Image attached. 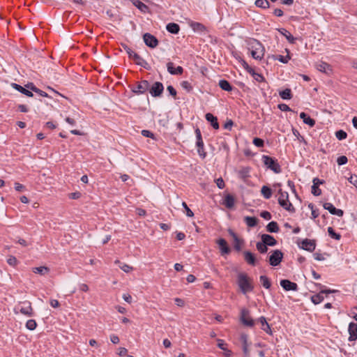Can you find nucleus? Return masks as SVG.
Returning <instances> with one entry per match:
<instances>
[{
	"label": "nucleus",
	"instance_id": "4",
	"mask_svg": "<svg viewBox=\"0 0 357 357\" xmlns=\"http://www.w3.org/2000/svg\"><path fill=\"white\" fill-rule=\"evenodd\" d=\"M252 56L257 60H261L264 54V47L257 40L253 39L249 43Z\"/></svg>",
	"mask_w": 357,
	"mask_h": 357
},
{
	"label": "nucleus",
	"instance_id": "63",
	"mask_svg": "<svg viewBox=\"0 0 357 357\" xmlns=\"http://www.w3.org/2000/svg\"><path fill=\"white\" fill-rule=\"evenodd\" d=\"M142 135L146 137L153 138V137H154L153 133L148 130H143L142 131Z\"/></svg>",
	"mask_w": 357,
	"mask_h": 357
},
{
	"label": "nucleus",
	"instance_id": "29",
	"mask_svg": "<svg viewBox=\"0 0 357 357\" xmlns=\"http://www.w3.org/2000/svg\"><path fill=\"white\" fill-rule=\"evenodd\" d=\"M166 29L171 33L177 34L180 31V26L176 23L170 22L166 25Z\"/></svg>",
	"mask_w": 357,
	"mask_h": 357
},
{
	"label": "nucleus",
	"instance_id": "30",
	"mask_svg": "<svg viewBox=\"0 0 357 357\" xmlns=\"http://www.w3.org/2000/svg\"><path fill=\"white\" fill-rule=\"evenodd\" d=\"M132 4L142 13H146L149 11V7L139 0H132Z\"/></svg>",
	"mask_w": 357,
	"mask_h": 357
},
{
	"label": "nucleus",
	"instance_id": "17",
	"mask_svg": "<svg viewBox=\"0 0 357 357\" xmlns=\"http://www.w3.org/2000/svg\"><path fill=\"white\" fill-rule=\"evenodd\" d=\"M244 259L247 262L248 264L255 266L257 264V259L252 252L248 250H245L243 252Z\"/></svg>",
	"mask_w": 357,
	"mask_h": 357
},
{
	"label": "nucleus",
	"instance_id": "39",
	"mask_svg": "<svg viewBox=\"0 0 357 357\" xmlns=\"http://www.w3.org/2000/svg\"><path fill=\"white\" fill-rule=\"evenodd\" d=\"M50 269L47 266H40L36 267L33 268V272L35 273L40 274L41 275H44L48 273Z\"/></svg>",
	"mask_w": 357,
	"mask_h": 357
},
{
	"label": "nucleus",
	"instance_id": "46",
	"mask_svg": "<svg viewBox=\"0 0 357 357\" xmlns=\"http://www.w3.org/2000/svg\"><path fill=\"white\" fill-rule=\"evenodd\" d=\"M37 326V323L34 319H29L26 323V327L30 331H33Z\"/></svg>",
	"mask_w": 357,
	"mask_h": 357
},
{
	"label": "nucleus",
	"instance_id": "25",
	"mask_svg": "<svg viewBox=\"0 0 357 357\" xmlns=\"http://www.w3.org/2000/svg\"><path fill=\"white\" fill-rule=\"evenodd\" d=\"M235 199L232 195L227 194L223 200V204L227 208H232L234 206Z\"/></svg>",
	"mask_w": 357,
	"mask_h": 357
},
{
	"label": "nucleus",
	"instance_id": "45",
	"mask_svg": "<svg viewBox=\"0 0 357 357\" xmlns=\"http://www.w3.org/2000/svg\"><path fill=\"white\" fill-rule=\"evenodd\" d=\"M250 168L248 167H243L238 172V175L242 178H246L250 176Z\"/></svg>",
	"mask_w": 357,
	"mask_h": 357
},
{
	"label": "nucleus",
	"instance_id": "57",
	"mask_svg": "<svg viewBox=\"0 0 357 357\" xmlns=\"http://www.w3.org/2000/svg\"><path fill=\"white\" fill-rule=\"evenodd\" d=\"M260 216H261V218H263L264 219L267 220H271V218H272L271 214L268 211H262V212L260 213Z\"/></svg>",
	"mask_w": 357,
	"mask_h": 357
},
{
	"label": "nucleus",
	"instance_id": "21",
	"mask_svg": "<svg viewBox=\"0 0 357 357\" xmlns=\"http://www.w3.org/2000/svg\"><path fill=\"white\" fill-rule=\"evenodd\" d=\"M190 27L195 32L199 33H205L207 31V28L202 23L192 22L190 24Z\"/></svg>",
	"mask_w": 357,
	"mask_h": 357
},
{
	"label": "nucleus",
	"instance_id": "35",
	"mask_svg": "<svg viewBox=\"0 0 357 357\" xmlns=\"http://www.w3.org/2000/svg\"><path fill=\"white\" fill-rule=\"evenodd\" d=\"M261 193L265 199H268L272 196V190L267 185H263L261 189Z\"/></svg>",
	"mask_w": 357,
	"mask_h": 357
},
{
	"label": "nucleus",
	"instance_id": "34",
	"mask_svg": "<svg viewBox=\"0 0 357 357\" xmlns=\"http://www.w3.org/2000/svg\"><path fill=\"white\" fill-rule=\"evenodd\" d=\"M244 221L248 227H254L257 225L258 219L255 217L246 216Z\"/></svg>",
	"mask_w": 357,
	"mask_h": 357
},
{
	"label": "nucleus",
	"instance_id": "2",
	"mask_svg": "<svg viewBox=\"0 0 357 357\" xmlns=\"http://www.w3.org/2000/svg\"><path fill=\"white\" fill-rule=\"evenodd\" d=\"M121 47L126 52L130 59H133L135 63L146 70H150L151 66L143 58H142L138 54L132 51L127 45L122 43Z\"/></svg>",
	"mask_w": 357,
	"mask_h": 357
},
{
	"label": "nucleus",
	"instance_id": "51",
	"mask_svg": "<svg viewBox=\"0 0 357 357\" xmlns=\"http://www.w3.org/2000/svg\"><path fill=\"white\" fill-rule=\"evenodd\" d=\"M312 194L314 196H319L321 194V190L319 188V185H315L314 184L312 186Z\"/></svg>",
	"mask_w": 357,
	"mask_h": 357
},
{
	"label": "nucleus",
	"instance_id": "15",
	"mask_svg": "<svg viewBox=\"0 0 357 357\" xmlns=\"http://www.w3.org/2000/svg\"><path fill=\"white\" fill-rule=\"evenodd\" d=\"M348 332L349 334V337L348 340L349 342H353L357 340V324L354 322H351L349 324Z\"/></svg>",
	"mask_w": 357,
	"mask_h": 357
},
{
	"label": "nucleus",
	"instance_id": "56",
	"mask_svg": "<svg viewBox=\"0 0 357 357\" xmlns=\"http://www.w3.org/2000/svg\"><path fill=\"white\" fill-rule=\"evenodd\" d=\"M167 91L169 93V95L174 97V99H176L177 92L176 89L171 85L168 86L167 87Z\"/></svg>",
	"mask_w": 357,
	"mask_h": 357
},
{
	"label": "nucleus",
	"instance_id": "6",
	"mask_svg": "<svg viewBox=\"0 0 357 357\" xmlns=\"http://www.w3.org/2000/svg\"><path fill=\"white\" fill-rule=\"evenodd\" d=\"M15 310H17L27 317H33V315L31 303L28 301L20 303V304L15 307Z\"/></svg>",
	"mask_w": 357,
	"mask_h": 357
},
{
	"label": "nucleus",
	"instance_id": "26",
	"mask_svg": "<svg viewBox=\"0 0 357 357\" xmlns=\"http://www.w3.org/2000/svg\"><path fill=\"white\" fill-rule=\"evenodd\" d=\"M300 118L303 120L305 124H307L310 127H313L315 125V121L305 112H301L300 114Z\"/></svg>",
	"mask_w": 357,
	"mask_h": 357
},
{
	"label": "nucleus",
	"instance_id": "27",
	"mask_svg": "<svg viewBox=\"0 0 357 357\" xmlns=\"http://www.w3.org/2000/svg\"><path fill=\"white\" fill-rule=\"evenodd\" d=\"M25 87H26L27 89H30L32 91L38 93L39 96H43V97H47L48 95L46 92L40 90V89L37 88L33 83H28L27 84L25 85Z\"/></svg>",
	"mask_w": 357,
	"mask_h": 357
},
{
	"label": "nucleus",
	"instance_id": "50",
	"mask_svg": "<svg viewBox=\"0 0 357 357\" xmlns=\"http://www.w3.org/2000/svg\"><path fill=\"white\" fill-rule=\"evenodd\" d=\"M181 85L182 88L184 89L185 90H186L188 92H190L192 90V85L188 81H183L181 82Z\"/></svg>",
	"mask_w": 357,
	"mask_h": 357
},
{
	"label": "nucleus",
	"instance_id": "8",
	"mask_svg": "<svg viewBox=\"0 0 357 357\" xmlns=\"http://www.w3.org/2000/svg\"><path fill=\"white\" fill-rule=\"evenodd\" d=\"M240 320L244 326L248 327H253L255 324V320L250 317V311L246 308L241 310Z\"/></svg>",
	"mask_w": 357,
	"mask_h": 357
},
{
	"label": "nucleus",
	"instance_id": "32",
	"mask_svg": "<svg viewBox=\"0 0 357 357\" xmlns=\"http://www.w3.org/2000/svg\"><path fill=\"white\" fill-rule=\"evenodd\" d=\"M218 85L222 90L228 92L231 91L233 89L231 84L226 79H220Z\"/></svg>",
	"mask_w": 357,
	"mask_h": 357
},
{
	"label": "nucleus",
	"instance_id": "10",
	"mask_svg": "<svg viewBox=\"0 0 357 357\" xmlns=\"http://www.w3.org/2000/svg\"><path fill=\"white\" fill-rule=\"evenodd\" d=\"M299 248L308 252H313L316 248V241L314 239L305 238L298 243Z\"/></svg>",
	"mask_w": 357,
	"mask_h": 357
},
{
	"label": "nucleus",
	"instance_id": "53",
	"mask_svg": "<svg viewBox=\"0 0 357 357\" xmlns=\"http://www.w3.org/2000/svg\"><path fill=\"white\" fill-rule=\"evenodd\" d=\"M182 206H183V208L185 209L186 215L188 217H193L194 216L193 212L189 208V207L188 206V205L186 204V203L185 202H182Z\"/></svg>",
	"mask_w": 357,
	"mask_h": 357
},
{
	"label": "nucleus",
	"instance_id": "40",
	"mask_svg": "<svg viewBox=\"0 0 357 357\" xmlns=\"http://www.w3.org/2000/svg\"><path fill=\"white\" fill-rule=\"evenodd\" d=\"M257 7L266 9L270 7V3L268 0H256L255 3Z\"/></svg>",
	"mask_w": 357,
	"mask_h": 357
},
{
	"label": "nucleus",
	"instance_id": "13",
	"mask_svg": "<svg viewBox=\"0 0 357 357\" xmlns=\"http://www.w3.org/2000/svg\"><path fill=\"white\" fill-rule=\"evenodd\" d=\"M280 286L285 291H296L298 289V284L293 282L287 279L281 280L280 282Z\"/></svg>",
	"mask_w": 357,
	"mask_h": 357
},
{
	"label": "nucleus",
	"instance_id": "9",
	"mask_svg": "<svg viewBox=\"0 0 357 357\" xmlns=\"http://www.w3.org/2000/svg\"><path fill=\"white\" fill-rule=\"evenodd\" d=\"M149 93L153 97H159L160 96L164 91V86L160 82H155L154 84L149 87Z\"/></svg>",
	"mask_w": 357,
	"mask_h": 357
},
{
	"label": "nucleus",
	"instance_id": "33",
	"mask_svg": "<svg viewBox=\"0 0 357 357\" xmlns=\"http://www.w3.org/2000/svg\"><path fill=\"white\" fill-rule=\"evenodd\" d=\"M286 51L287 52V55L285 56H282V55H272L271 57L274 60H278L281 63H287L291 58H290V56L289 54V51L287 49H286Z\"/></svg>",
	"mask_w": 357,
	"mask_h": 357
},
{
	"label": "nucleus",
	"instance_id": "20",
	"mask_svg": "<svg viewBox=\"0 0 357 357\" xmlns=\"http://www.w3.org/2000/svg\"><path fill=\"white\" fill-rule=\"evenodd\" d=\"M11 86L13 89L17 90V91L22 93V94L26 96L27 97H33V94L31 92V91L26 87L24 88L21 85L16 84V83H12Z\"/></svg>",
	"mask_w": 357,
	"mask_h": 357
},
{
	"label": "nucleus",
	"instance_id": "64",
	"mask_svg": "<svg viewBox=\"0 0 357 357\" xmlns=\"http://www.w3.org/2000/svg\"><path fill=\"white\" fill-rule=\"evenodd\" d=\"M215 183L217 184V186L220 189H222L225 188V181L222 178H218V179H216Z\"/></svg>",
	"mask_w": 357,
	"mask_h": 357
},
{
	"label": "nucleus",
	"instance_id": "12",
	"mask_svg": "<svg viewBox=\"0 0 357 357\" xmlns=\"http://www.w3.org/2000/svg\"><path fill=\"white\" fill-rule=\"evenodd\" d=\"M150 87L149 82L147 80H142L138 82L137 86L132 89V91L137 95L145 93Z\"/></svg>",
	"mask_w": 357,
	"mask_h": 357
},
{
	"label": "nucleus",
	"instance_id": "19",
	"mask_svg": "<svg viewBox=\"0 0 357 357\" xmlns=\"http://www.w3.org/2000/svg\"><path fill=\"white\" fill-rule=\"evenodd\" d=\"M257 321L261 324V328L268 335H272L273 331L269 324L267 322L266 319L264 317H260Z\"/></svg>",
	"mask_w": 357,
	"mask_h": 357
},
{
	"label": "nucleus",
	"instance_id": "55",
	"mask_svg": "<svg viewBox=\"0 0 357 357\" xmlns=\"http://www.w3.org/2000/svg\"><path fill=\"white\" fill-rule=\"evenodd\" d=\"M197 153L202 158H205L206 156V153L204 151V146H197Z\"/></svg>",
	"mask_w": 357,
	"mask_h": 357
},
{
	"label": "nucleus",
	"instance_id": "28",
	"mask_svg": "<svg viewBox=\"0 0 357 357\" xmlns=\"http://www.w3.org/2000/svg\"><path fill=\"white\" fill-rule=\"evenodd\" d=\"M277 30L286 38L289 43H295L296 38L287 30L284 28L278 29Z\"/></svg>",
	"mask_w": 357,
	"mask_h": 357
},
{
	"label": "nucleus",
	"instance_id": "47",
	"mask_svg": "<svg viewBox=\"0 0 357 357\" xmlns=\"http://www.w3.org/2000/svg\"><path fill=\"white\" fill-rule=\"evenodd\" d=\"M335 137L339 140H343L347 138V133L343 130H339L335 132Z\"/></svg>",
	"mask_w": 357,
	"mask_h": 357
},
{
	"label": "nucleus",
	"instance_id": "5",
	"mask_svg": "<svg viewBox=\"0 0 357 357\" xmlns=\"http://www.w3.org/2000/svg\"><path fill=\"white\" fill-rule=\"evenodd\" d=\"M278 204L281 207H282L286 211H288L291 213L295 212V208L292 205V204L289 202V194L287 192L282 191L281 188L278 190Z\"/></svg>",
	"mask_w": 357,
	"mask_h": 357
},
{
	"label": "nucleus",
	"instance_id": "22",
	"mask_svg": "<svg viewBox=\"0 0 357 357\" xmlns=\"http://www.w3.org/2000/svg\"><path fill=\"white\" fill-rule=\"evenodd\" d=\"M316 68L319 71L326 74H330L332 72L331 66L328 63L324 61L317 63Z\"/></svg>",
	"mask_w": 357,
	"mask_h": 357
},
{
	"label": "nucleus",
	"instance_id": "59",
	"mask_svg": "<svg viewBox=\"0 0 357 357\" xmlns=\"http://www.w3.org/2000/svg\"><path fill=\"white\" fill-rule=\"evenodd\" d=\"M348 181L350 183L354 185L357 188V176L356 175H351L349 178Z\"/></svg>",
	"mask_w": 357,
	"mask_h": 357
},
{
	"label": "nucleus",
	"instance_id": "42",
	"mask_svg": "<svg viewBox=\"0 0 357 357\" xmlns=\"http://www.w3.org/2000/svg\"><path fill=\"white\" fill-rule=\"evenodd\" d=\"M324 301V296L320 294H317L311 296V301L314 304L317 305L321 303Z\"/></svg>",
	"mask_w": 357,
	"mask_h": 357
},
{
	"label": "nucleus",
	"instance_id": "62",
	"mask_svg": "<svg viewBox=\"0 0 357 357\" xmlns=\"http://www.w3.org/2000/svg\"><path fill=\"white\" fill-rule=\"evenodd\" d=\"M234 125V122L231 119H228L224 125V128L231 130Z\"/></svg>",
	"mask_w": 357,
	"mask_h": 357
},
{
	"label": "nucleus",
	"instance_id": "31",
	"mask_svg": "<svg viewBox=\"0 0 357 357\" xmlns=\"http://www.w3.org/2000/svg\"><path fill=\"white\" fill-rule=\"evenodd\" d=\"M266 231L270 233H278L280 231L278 224L275 221L270 222L266 225Z\"/></svg>",
	"mask_w": 357,
	"mask_h": 357
},
{
	"label": "nucleus",
	"instance_id": "24",
	"mask_svg": "<svg viewBox=\"0 0 357 357\" xmlns=\"http://www.w3.org/2000/svg\"><path fill=\"white\" fill-rule=\"evenodd\" d=\"M206 120L211 123V126L215 130L219 129L218 118L211 113H207L205 115Z\"/></svg>",
	"mask_w": 357,
	"mask_h": 357
},
{
	"label": "nucleus",
	"instance_id": "11",
	"mask_svg": "<svg viewBox=\"0 0 357 357\" xmlns=\"http://www.w3.org/2000/svg\"><path fill=\"white\" fill-rule=\"evenodd\" d=\"M143 40L146 45L150 48H155L159 43L157 38L149 33H146L143 35Z\"/></svg>",
	"mask_w": 357,
	"mask_h": 357
},
{
	"label": "nucleus",
	"instance_id": "1",
	"mask_svg": "<svg viewBox=\"0 0 357 357\" xmlns=\"http://www.w3.org/2000/svg\"><path fill=\"white\" fill-rule=\"evenodd\" d=\"M252 282V280L245 273H239L237 275V284L241 292L244 295L253 291L254 285Z\"/></svg>",
	"mask_w": 357,
	"mask_h": 357
},
{
	"label": "nucleus",
	"instance_id": "49",
	"mask_svg": "<svg viewBox=\"0 0 357 357\" xmlns=\"http://www.w3.org/2000/svg\"><path fill=\"white\" fill-rule=\"evenodd\" d=\"M252 77L259 82H265V78L263 77L262 75L257 73L256 72H253V73L251 75Z\"/></svg>",
	"mask_w": 357,
	"mask_h": 357
},
{
	"label": "nucleus",
	"instance_id": "14",
	"mask_svg": "<svg viewBox=\"0 0 357 357\" xmlns=\"http://www.w3.org/2000/svg\"><path fill=\"white\" fill-rule=\"evenodd\" d=\"M324 209L327 210L331 214L342 217L344 215V211L342 209L336 208L333 204L326 202L323 204Z\"/></svg>",
	"mask_w": 357,
	"mask_h": 357
},
{
	"label": "nucleus",
	"instance_id": "37",
	"mask_svg": "<svg viewBox=\"0 0 357 357\" xmlns=\"http://www.w3.org/2000/svg\"><path fill=\"white\" fill-rule=\"evenodd\" d=\"M196 135V146H204V142L202 137V133L199 128H197L195 130Z\"/></svg>",
	"mask_w": 357,
	"mask_h": 357
},
{
	"label": "nucleus",
	"instance_id": "54",
	"mask_svg": "<svg viewBox=\"0 0 357 357\" xmlns=\"http://www.w3.org/2000/svg\"><path fill=\"white\" fill-rule=\"evenodd\" d=\"M7 263L12 266H15L17 264V260L15 257L10 256L7 259Z\"/></svg>",
	"mask_w": 357,
	"mask_h": 357
},
{
	"label": "nucleus",
	"instance_id": "18",
	"mask_svg": "<svg viewBox=\"0 0 357 357\" xmlns=\"http://www.w3.org/2000/svg\"><path fill=\"white\" fill-rule=\"evenodd\" d=\"M261 239L262 241L267 246H275L276 244H277V241L275 240V238L270 235V234H264L261 236Z\"/></svg>",
	"mask_w": 357,
	"mask_h": 357
},
{
	"label": "nucleus",
	"instance_id": "60",
	"mask_svg": "<svg viewBox=\"0 0 357 357\" xmlns=\"http://www.w3.org/2000/svg\"><path fill=\"white\" fill-rule=\"evenodd\" d=\"M240 340L242 343V347H244L245 345H248V335L246 334H241L240 337Z\"/></svg>",
	"mask_w": 357,
	"mask_h": 357
},
{
	"label": "nucleus",
	"instance_id": "7",
	"mask_svg": "<svg viewBox=\"0 0 357 357\" xmlns=\"http://www.w3.org/2000/svg\"><path fill=\"white\" fill-rule=\"evenodd\" d=\"M284 255L280 250H275L271 252V255L268 257L269 264L272 266H278L283 259Z\"/></svg>",
	"mask_w": 357,
	"mask_h": 357
},
{
	"label": "nucleus",
	"instance_id": "58",
	"mask_svg": "<svg viewBox=\"0 0 357 357\" xmlns=\"http://www.w3.org/2000/svg\"><path fill=\"white\" fill-rule=\"evenodd\" d=\"M278 109L283 112L291 111V108L284 103H281L278 105Z\"/></svg>",
	"mask_w": 357,
	"mask_h": 357
},
{
	"label": "nucleus",
	"instance_id": "38",
	"mask_svg": "<svg viewBox=\"0 0 357 357\" xmlns=\"http://www.w3.org/2000/svg\"><path fill=\"white\" fill-rule=\"evenodd\" d=\"M259 280H260V282H261L262 286L265 289H268L271 288V282L269 278L266 275H261L259 277Z\"/></svg>",
	"mask_w": 357,
	"mask_h": 357
},
{
	"label": "nucleus",
	"instance_id": "61",
	"mask_svg": "<svg viewBox=\"0 0 357 357\" xmlns=\"http://www.w3.org/2000/svg\"><path fill=\"white\" fill-rule=\"evenodd\" d=\"M119 268L126 273H129L132 269L131 266L126 264L120 265Z\"/></svg>",
	"mask_w": 357,
	"mask_h": 357
},
{
	"label": "nucleus",
	"instance_id": "48",
	"mask_svg": "<svg viewBox=\"0 0 357 357\" xmlns=\"http://www.w3.org/2000/svg\"><path fill=\"white\" fill-rule=\"evenodd\" d=\"M252 143L255 146L259 148L263 147L264 145V141L262 139L258 137H255L253 139Z\"/></svg>",
	"mask_w": 357,
	"mask_h": 357
},
{
	"label": "nucleus",
	"instance_id": "44",
	"mask_svg": "<svg viewBox=\"0 0 357 357\" xmlns=\"http://www.w3.org/2000/svg\"><path fill=\"white\" fill-rule=\"evenodd\" d=\"M328 233L332 238L335 240H340L341 238V235L338 233H336L333 228L331 227H328Z\"/></svg>",
	"mask_w": 357,
	"mask_h": 357
},
{
	"label": "nucleus",
	"instance_id": "36",
	"mask_svg": "<svg viewBox=\"0 0 357 357\" xmlns=\"http://www.w3.org/2000/svg\"><path fill=\"white\" fill-rule=\"evenodd\" d=\"M279 95L283 100H290L292 98V93L290 89H285L280 91Z\"/></svg>",
	"mask_w": 357,
	"mask_h": 357
},
{
	"label": "nucleus",
	"instance_id": "3",
	"mask_svg": "<svg viewBox=\"0 0 357 357\" xmlns=\"http://www.w3.org/2000/svg\"><path fill=\"white\" fill-rule=\"evenodd\" d=\"M261 161L267 169H271L274 173L280 174L282 172L281 166L276 158L269 155H263L261 157Z\"/></svg>",
	"mask_w": 357,
	"mask_h": 357
},
{
	"label": "nucleus",
	"instance_id": "41",
	"mask_svg": "<svg viewBox=\"0 0 357 357\" xmlns=\"http://www.w3.org/2000/svg\"><path fill=\"white\" fill-rule=\"evenodd\" d=\"M256 248L261 254H265L268 251V246L266 245L262 241H259L256 243Z\"/></svg>",
	"mask_w": 357,
	"mask_h": 357
},
{
	"label": "nucleus",
	"instance_id": "16",
	"mask_svg": "<svg viewBox=\"0 0 357 357\" xmlns=\"http://www.w3.org/2000/svg\"><path fill=\"white\" fill-rule=\"evenodd\" d=\"M217 243L220 250L222 255H228L231 252L230 248L228 246L227 242L224 238H219L217 241Z\"/></svg>",
	"mask_w": 357,
	"mask_h": 357
},
{
	"label": "nucleus",
	"instance_id": "43",
	"mask_svg": "<svg viewBox=\"0 0 357 357\" xmlns=\"http://www.w3.org/2000/svg\"><path fill=\"white\" fill-rule=\"evenodd\" d=\"M315 285L320 289V294H329L334 293V292L337 291V290L326 289V287H324V285H322L320 283H316Z\"/></svg>",
	"mask_w": 357,
	"mask_h": 357
},
{
	"label": "nucleus",
	"instance_id": "23",
	"mask_svg": "<svg viewBox=\"0 0 357 357\" xmlns=\"http://www.w3.org/2000/svg\"><path fill=\"white\" fill-rule=\"evenodd\" d=\"M167 71L171 75H181L183 73V68L181 66H178L175 68L172 62H168L167 63Z\"/></svg>",
	"mask_w": 357,
	"mask_h": 357
},
{
	"label": "nucleus",
	"instance_id": "52",
	"mask_svg": "<svg viewBox=\"0 0 357 357\" xmlns=\"http://www.w3.org/2000/svg\"><path fill=\"white\" fill-rule=\"evenodd\" d=\"M347 162H348V159L345 155H341V156L338 157L337 159V163L340 166L347 164Z\"/></svg>",
	"mask_w": 357,
	"mask_h": 357
}]
</instances>
